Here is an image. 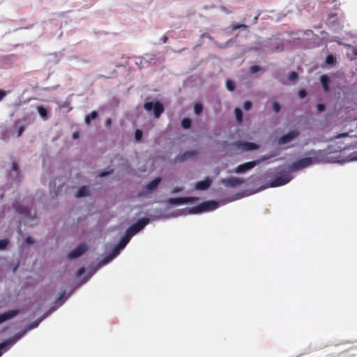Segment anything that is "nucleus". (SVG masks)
I'll use <instances>...</instances> for the list:
<instances>
[{
  "mask_svg": "<svg viewBox=\"0 0 357 357\" xmlns=\"http://www.w3.org/2000/svg\"><path fill=\"white\" fill-rule=\"evenodd\" d=\"M97 115H98V114L95 111L91 112L90 114L86 116L85 119H84L85 123L86 124H89L91 120L96 118Z\"/></svg>",
  "mask_w": 357,
  "mask_h": 357,
  "instance_id": "nucleus-17",
  "label": "nucleus"
},
{
  "mask_svg": "<svg viewBox=\"0 0 357 357\" xmlns=\"http://www.w3.org/2000/svg\"><path fill=\"white\" fill-rule=\"evenodd\" d=\"M197 199L195 198V197H178V198H172V199H169L168 202L171 204H174V205H182V204H187V203H189V202H192L195 200H197Z\"/></svg>",
  "mask_w": 357,
  "mask_h": 357,
  "instance_id": "nucleus-6",
  "label": "nucleus"
},
{
  "mask_svg": "<svg viewBox=\"0 0 357 357\" xmlns=\"http://www.w3.org/2000/svg\"><path fill=\"white\" fill-rule=\"evenodd\" d=\"M202 106L200 104H196L194 107L195 113L199 114L202 111Z\"/></svg>",
  "mask_w": 357,
  "mask_h": 357,
  "instance_id": "nucleus-22",
  "label": "nucleus"
},
{
  "mask_svg": "<svg viewBox=\"0 0 357 357\" xmlns=\"http://www.w3.org/2000/svg\"><path fill=\"white\" fill-rule=\"evenodd\" d=\"M241 27V25H236V26H234L232 29H236L238 28Z\"/></svg>",
  "mask_w": 357,
  "mask_h": 357,
  "instance_id": "nucleus-40",
  "label": "nucleus"
},
{
  "mask_svg": "<svg viewBox=\"0 0 357 357\" xmlns=\"http://www.w3.org/2000/svg\"><path fill=\"white\" fill-rule=\"evenodd\" d=\"M317 109L319 111L321 112L324 109V106L323 105L319 104L317 105Z\"/></svg>",
  "mask_w": 357,
  "mask_h": 357,
  "instance_id": "nucleus-36",
  "label": "nucleus"
},
{
  "mask_svg": "<svg viewBox=\"0 0 357 357\" xmlns=\"http://www.w3.org/2000/svg\"><path fill=\"white\" fill-rule=\"evenodd\" d=\"M8 242L6 239L0 240V250H3L8 245Z\"/></svg>",
  "mask_w": 357,
  "mask_h": 357,
  "instance_id": "nucleus-23",
  "label": "nucleus"
},
{
  "mask_svg": "<svg viewBox=\"0 0 357 357\" xmlns=\"http://www.w3.org/2000/svg\"><path fill=\"white\" fill-rule=\"evenodd\" d=\"M18 313L16 310H11L0 314V324L15 317Z\"/></svg>",
  "mask_w": 357,
  "mask_h": 357,
  "instance_id": "nucleus-10",
  "label": "nucleus"
},
{
  "mask_svg": "<svg viewBox=\"0 0 357 357\" xmlns=\"http://www.w3.org/2000/svg\"><path fill=\"white\" fill-rule=\"evenodd\" d=\"M84 270L83 268H80V269L78 271L77 274H78L79 275H81L82 274H83V273H84Z\"/></svg>",
  "mask_w": 357,
  "mask_h": 357,
  "instance_id": "nucleus-37",
  "label": "nucleus"
},
{
  "mask_svg": "<svg viewBox=\"0 0 357 357\" xmlns=\"http://www.w3.org/2000/svg\"><path fill=\"white\" fill-rule=\"evenodd\" d=\"M219 206V203L215 201L204 202L196 207L190 208L188 210L190 214H197L201 213L209 212L216 209Z\"/></svg>",
  "mask_w": 357,
  "mask_h": 357,
  "instance_id": "nucleus-3",
  "label": "nucleus"
},
{
  "mask_svg": "<svg viewBox=\"0 0 357 357\" xmlns=\"http://www.w3.org/2000/svg\"><path fill=\"white\" fill-rule=\"evenodd\" d=\"M236 146L241 151H253L259 148L258 144L248 142H239Z\"/></svg>",
  "mask_w": 357,
  "mask_h": 357,
  "instance_id": "nucleus-7",
  "label": "nucleus"
},
{
  "mask_svg": "<svg viewBox=\"0 0 357 357\" xmlns=\"http://www.w3.org/2000/svg\"><path fill=\"white\" fill-rule=\"evenodd\" d=\"M24 130V126H20L17 129V137H19L22 135L23 131Z\"/></svg>",
  "mask_w": 357,
  "mask_h": 357,
  "instance_id": "nucleus-25",
  "label": "nucleus"
},
{
  "mask_svg": "<svg viewBox=\"0 0 357 357\" xmlns=\"http://www.w3.org/2000/svg\"><path fill=\"white\" fill-rule=\"evenodd\" d=\"M73 137L74 138H77V134H73Z\"/></svg>",
  "mask_w": 357,
  "mask_h": 357,
  "instance_id": "nucleus-41",
  "label": "nucleus"
},
{
  "mask_svg": "<svg viewBox=\"0 0 357 357\" xmlns=\"http://www.w3.org/2000/svg\"><path fill=\"white\" fill-rule=\"evenodd\" d=\"M252 105H251V102H249V101H245L244 103H243V108L245 109V110H248L250 109Z\"/></svg>",
  "mask_w": 357,
  "mask_h": 357,
  "instance_id": "nucleus-24",
  "label": "nucleus"
},
{
  "mask_svg": "<svg viewBox=\"0 0 357 357\" xmlns=\"http://www.w3.org/2000/svg\"><path fill=\"white\" fill-rule=\"evenodd\" d=\"M181 125L183 128H189L191 126V120L188 118H185L181 121Z\"/></svg>",
  "mask_w": 357,
  "mask_h": 357,
  "instance_id": "nucleus-20",
  "label": "nucleus"
},
{
  "mask_svg": "<svg viewBox=\"0 0 357 357\" xmlns=\"http://www.w3.org/2000/svg\"><path fill=\"white\" fill-rule=\"evenodd\" d=\"M222 183L227 186L233 187L236 186L242 183L243 181L236 177H231L229 178H225L222 181Z\"/></svg>",
  "mask_w": 357,
  "mask_h": 357,
  "instance_id": "nucleus-11",
  "label": "nucleus"
},
{
  "mask_svg": "<svg viewBox=\"0 0 357 357\" xmlns=\"http://www.w3.org/2000/svg\"><path fill=\"white\" fill-rule=\"evenodd\" d=\"M144 109L146 111L153 109L154 116L158 118L162 112H163L164 108L160 102H146L144 105Z\"/></svg>",
  "mask_w": 357,
  "mask_h": 357,
  "instance_id": "nucleus-4",
  "label": "nucleus"
},
{
  "mask_svg": "<svg viewBox=\"0 0 357 357\" xmlns=\"http://www.w3.org/2000/svg\"><path fill=\"white\" fill-rule=\"evenodd\" d=\"M298 135V132L296 130L290 131L287 135H283L279 140L278 143L280 144H287L291 142L292 139L296 138Z\"/></svg>",
  "mask_w": 357,
  "mask_h": 357,
  "instance_id": "nucleus-9",
  "label": "nucleus"
},
{
  "mask_svg": "<svg viewBox=\"0 0 357 357\" xmlns=\"http://www.w3.org/2000/svg\"><path fill=\"white\" fill-rule=\"evenodd\" d=\"M273 108L274 111L277 112L280 109V106L277 102H273Z\"/></svg>",
  "mask_w": 357,
  "mask_h": 357,
  "instance_id": "nucleus-28",
  "label": "nucleus"
},
{
  "mask_svg": "<svg viewBox=\"0 0 357 357\" xmlns=\"http://www.w3.org/2000/svg\"><path fill=\"white\" fill-rule=\"evenodd\" d=\"M142 136V132L139 130H137L135 132V137L137 139H139Z\"/></svg>",
  "mask_w": 357,
  "mask_h": 357,
  "instance_id": "nucleus-35",
  "label": "nucleus"
},
{
  "mask_svg": "<svg viewBox=\"0 0 357 357\" xmlns=\"http://www.w3.org/2000/svg\"><path fill=\"white\" fill-rule=\"evenodd\" d=\"M211 183L210 178H206L203 181H198L195 185V188L197 190H204L207 189Z\"/></svg>",
  "mask_w": 357,
  "mask_h": 357,
  "instance_id": "nucleus-13",
  "label": "nucleus"
},
{
  "mask_svg": "<svg viewBox=\"0 0 357 357\" xmlns=\"http://www.w3.org/2000/svg\"><path fill=\"white\" fill-rule=\"evenodd\" d=\"M347 136H349L348 133L345 132V133H342V134L338 135L337 137H347Z\"/></svg>",
  "mask_w": 357,
  "mask_h": 357,
  "instance_id": "nucleus-38",
  "label": "nucleus"
},
{
  "mask_svg": "<svg viewBox=\"0 0 357 357\" xmlns=\"http://www.w3.org/2000/svg\"><path fill=\"white\" fill-rule=\"evenodd\" d=\"M37 110H38V112L39 115L42 118H45V117L47 116V110L46 108L40 106V107H38Z\"/></svg>",
  "mask_w": 357,
  "mask_h": 357,
  "instance_id": "nucleus-19",
  "label": "nucleus"
},
{
  "mask_svg": "<svg viewBox=\"0 0 357 357\" xmlns=\"http://www.w3.org/2000/svg\"><path fill=\"white\" fill-rule=\"evenodd\" d=\"M312 163V160L310 158H305L302 160H301L298 165L299 166V167L301 168H303V167H306L309 165H310Z\"/></svg>",
  "mask_w": 357,
  "mask_h": 357,
  "instance_id": "nucleus-16",
  "label": "nucleus"
},
{
  "mask_svg": "<svg viewBox=\"0 0 357 357\" xmlns=\"http://www.w3.org/2000/svg\"><path fill=\"white\" fill-rule=\"evenodd\" d=\"M354 53L357 55V51H356L355 50H354Z\"/></svg>",
  "mask_w": 357,
  "mask_h": 357,
  "instance_id": "nucleus-42",
  "label": "nucleus"
},
{
  "mask_svg": "<svg viewBox=\"0 0 357 357\" xmlns=\"http://www.w3.org/2000/svg\"><path fill=\"white\" fill-rule=\"evenodd\" d=\"M90 193V190L89 189L88 187L86 186H83L82 188H80L79 190H77L76 194H75V197H86V196H88Z\"/></svg>",
  "mask_w": 357,
  "mask_h": 357,
  "instance_id": "nucleus-15",
  "label": "nucleus"
},
{
  "mask_svg": "<svg viewBox=\"0 0 357 357\" xmlns=\"http://www.w3.org/2000/svg\"><path fill=\"white\" fill-rule=\"evenodd\" d=\"M321 84H322L324 90L327 91L328 90V84L329 82V78L328 77V76H326V75L321 76Z\"/></svg>",
  "mask_w": 357,
  "mask_h": 357,
  "instance_id": "nucleus-18",
  "label": "nucleus"
},
{
  "mask_svg": "<svg viewBox=\"0 0 357 357\" xmlns=\"http://www.w3.org/2000/svg\"><path fill=\"white\" fill-rule=\"evenodd\" d=\"M160 182V178L158 177L146 185V189L149 192L153 191L155 190Z\"/></svg>",
  "mask_w": 357,
  "mask_h": 357,
  "instance_id": "nucleus-14",
  "label": "nucleus"
},
{
  "mask_svg": "<svg viewBox=\"0 0 357 357\" xmlns=\"http://www.w3.org/2000/svg\"><path fill=\"white\" fill-rule=\"evenodd\" d=\"M334 61V58L332 56H328L327 58H326V63H333Z\"/></svg>",
  "mask_w": 357,
  "mask_h": 357,
  "instance_id": "nucleus-27",
  "label": "nucleus"
},
{
  "mask_svg": "<svg viewBox=\"0 0 357 357\" xmlns=\"http://www.w3.org/2000/svg\"><path fill=\"white\" fill-rule=\"evenodd\" d=\"M111 124H112V120H111V119H107L105 120V125H106V126H107V127H109V126H111Z\"/></svg>",
  "mask_w": 357,
  "mask_h": 357,
  "instance_id": "nucleus-34",
  "label": "nucleus"
},
{
  "mask_svg": "<svg viewBox=\"0 0 357 357\" xmlns=\"http://www.w3.org/2000/svg\"><path fill=\"white\" fill-rule=\"evenodd\" d=\"M257 162L251 161L238 165L234 170L236 174H244L248 170L252 169L257 165Z\"/></svg>",
  "mask_w": 357,
  "mask_h": 357,
  "instance_id": "nucleus-5",
  "label": "nucleus"
},
{
  "mask_svg": "<svg viewBox=\"0 0 357 357\" xmlns=\"http://www.w3.org/2000/svg\"><path fill=\"white\" fill-rule=\"evenodd\" d=\"M326 160L330 162L345 163L357 161V151L348 153L346 150L332 152L327 150L326 152Z\"/></svg>",
  "mask_w": 357,
  "mask_h": 357,
  "instance_id": "nucleus-2",
  "label": "nucleus"
},
{
  "mask_svg": "<svg viewBox=\"0 0 357 357\" xmlns=\"http://www.w3.org/2000/svg\"><path fill=\"white\" fill-rule=\"evenodd\" d=\"M234 113H235V116H236V119L238 121H242V117H243V113H242V111L241 109H238V108H236L234 110Z\"/></svg>",
  "mask_w": 357,
  "mask_h": 357,
  "instance_id": "nucleus-21",
  "label": "nucleus"
},
{
  "mask_svg": "<svg viewBox=\"0 0 357 357\" xmlns=\"http://www.w3.org/2000/svg\"><path fill=\"white\" fill-rule=\"evenodd\" d=\"M182 188L176 187L172 189V193H178L182 191Z\"/></svg>",
  "mask_w": 357,
  "mask_h": 357,
  "instance_id": "nucleus-26",
  "label": "nucleus"
},
{
  "mask_svg": "<svg viewBox=\"0 0 357 357\" xmlns=\"http://www.w3.org/2000/svg\"><path fill=\"white\" fill-rule=\"evenodd\" d=\"M111 172H112V171L111 172H102L99 174V176L100 177L105 176L109 174Z\"/></svg>",
  "mask_w": 357,
  "mask_h": 357,
  "instance_id": "nucleus-32",
  "label": "nucleus"
},
{
  "mask_svg": "<svg viewBox=\"0 0 357 357\" xmlns=\"http://www.w3.org/2000/svg\"><path fill=\"white\" fill-rule=\"evenodd\" d=\"M26 241H27V243H32V240H31V238H26Z\"/></svg>",
  "mask_w": 357,
  "mask_h": 357,
  "instance_id": "nucleus-39",
  "label": "nucleus"
},
{
  "mask_svg": "<svg viewBox=\"0 0 357 357\" xmlns=\"http://www.w3.org/2000/svg\"><path fill=\"white\" fill-rule=\"evenodd\" d=\"M149 223V219L143 218L139 220L137 223L130 227L127 231L124 237L121 241L119 245L115 248L112 255L107 257L103 262V264H106L116 257L119 253L120 250L124 248L126 244L129 242L131 237L142 230Z\"/></svg>",
  "mask_w": 357,
  "mask_h": 357,
  "instance_id": "nucleus-1",
  "label": "nucleus"
},
{
  "mask_svg": "<svg viewBox=\"0 0 357 357\" xmlns=\"http://www.w3.org/2000/svg\"><path fill=\"white\" fill-rule=\"evenodd\" d=\"M291 178L289 174H284L280 177L276 178L271 184V187H278L287 183Z\"/></svg>",
  "mask_w": 357,
  "mask_h": 357,
  "instance_id": "nucleus-8",
  "label": "nucleus"
},
{
  "mask_svg": "<svg viewBox=\"0 0 357 357\" xmlns=\"http://www.w3.org/2000/svg\"><path fill=\"white\" fill-rule=\"evenodd\" d=\"M6 93L0 89V101L6 96Z\"/></svg>",
  "mask_w": 357,
  "mask_h": 357,
  "instance_id": "nucleus-31",
  "label": "nucleus"
},
{
  "mask_svg": "<svg viewBox=\"0 0 357 357\" xmlns=\"http://www.w3.org/2000/svg\"><path fill=\"white\" fill-rule=\"evenodd\" d=\"M297 77V75L296 73L293 72L291 73L290 76H289V79L291 80H294Z\"/></svg>",
  "mask_w": 357,
  "mask_h": 357,
  "instance_id": "nucleus-33",
  "label": "nucleus"
},
{
  "mask_svg": "<svg viewBox=\"0 0 357 357\" xmlns=\"http://www.w3.org/2000/svg\"><path fill=\"white\" fill-rule=\"evenodd\" d=\"M86 250V247L84 245H82L68 254V257L70 259L76 258L83 254Z\"/></svg>",
  "mask_w": 357,
  "mask_h": 357,
  "instance_id": "nucleus-12",
  "label": "nucleus"
},
{
  "mask_svg": "<svg viewBox=\"0 0 357 357\" xmlns=\"http://www.w3.org/2000/svg\"><path fill=\"white\" fill-rule=\"evenodd\" d=\"M298 95H299V97L301 98H303L304 97H305L306 96V93L304 90H301L299 92H298Z\"/></svg>",
  "mask_w": 357,
  "mask_h": 357,
  "instance_id": "nucleus-29",
  "label": "nucleus"
},
{
  "mask_svg": "<svg viewBox=\"0 0 357 357\" xmlns=\"http://www.w3.org/2000/svg\"><path fill=\"white\" fill-rule=\"evenodd\" d=\"M227 87L229 91H232L234 89V86L229 81L227 82Z\"/></svg>",
  "mask_w": 357,
  "mask_h": 357,
  "instance_id": "nucleus-30",
  "label": "nucleus"
}]
</instances>
